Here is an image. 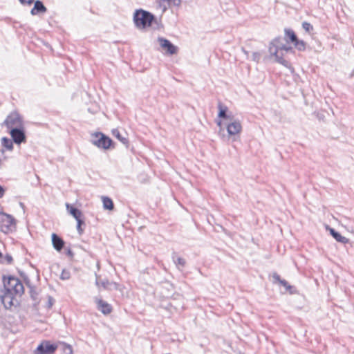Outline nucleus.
I'll list each match as a JSON object with an SVG mask.
<instances>
[{
    "label": "nucleus",
    "mask_w": 354,
    "mask_h": 354,
    "mask_svg": "<svg viewBox=\"0 0 354 354\" xmlns=\"http://www.w3.org/2000/svg\"><path fill=\"white\" fill-rule=\"evenodd\" d=\"M16 227L15 218L10 214L0 212V230L3 233L12 232Z\"/></svg>",
    "instance_id": "obj_4"
},
{
    "label": "nucleus",
    "mask_w": 354,
    "mask_h": 354,
    "mask_svg": "<svg viewBox=\"0 0 354 354\" xmlns=\"http://www.w3.org/2000/svg\"><path fill=\"white\" fill-rule=\"evenodd\" d=\"M243 53H244L245 55H248V51H246L245 50L243 49Z\"/></svg>",
    "instance_id": "obj_44"
},
{
    "label": "nucleus",
    "mask_w": 354,
    "mask_h": 354,
    "mask_svg": "<svg viewBox=\"0 0 354 354\" xmlns=\"http://www.w3.org/2000/svg\"><path fill=\"white\" fill-rule=\"evenodd\" d=\"M327 229L329 230L330 235L337 241L342 243H348V239L345 236H342L338 232H337L335 229L327 226Z\"/></svg>",
    "instance_id": "obj_19"
},
{
    "label": "nucleus",
    "mask_w": 354,
    "mask_h": 354,
    "mask_svg": "<svg viewBox=\"0 0 354 354\" xmlns=\"http://www.w3.org/2000/svg\"><path fill=\"white\" fill-rule=\"evenodd\" d=\"M95 277H96V279H95V285L99 287L100 285V280H99V276L97 275V273L95 274Z\"/></svg>",
    "instance_id": "obj_40"
},
{
    "label": "nucleus",
    "mask_w": 354,
    "mask_h": 354,
    "mask_svg": "<svg viewBox=\"0 0 354 354\" xmlns=\"http://www.w3.org/2000/svg\"><path fill=\"white\" fill-rule=\"evenodd\" d=\"M77 225V230L80 234H82L83 232V230L82 229L81 226L82 225L84 224V221L81 218H79L78 220H76Z\"/></svg>",
    "instance_id": "obj_32"
},
{
    "label": "nucleus",
    "mask_w": 354,
    "mask_h": 354,
    "mask_svg": "<svg viewBox=\"0 0 354 354\" xmlns=\"http://www.w3.org/2000/svg\"><path fill=\"white\" fill-rule=\"evenodd\" d=\"M5 192L6 190L4 187L0 185V198H1L4 196Z\"/></svg>",
    "instance_id": "obj_39"
},
{
    "label": "nucleus",
    "mask_w": 354,
    "mask_h": 354,
    "mask_svg": "<svg viewBox=\"0 0 354 354\" xmlns=\"http://www.w3.org/2000/svg\"><path fill=\"white\" fill-rule=\"evenodd\" d=\"M3 260L6 264H11L13 261L12 256L9 254H6L4 257L3 256Z\"/></svg>",
    "instance_id": "obj_33"
},
{
    "label": "nucleus",
    "mask_w": 354,
    "mask_h": 354,
    "mask_svg": "<svg viewBox=\"0 0 354 354\" xmlns=\"http://www.w3.org/2000/svg\"><path fill=\"white\" fill-rule=\"evenodd\" d=\"M4 124L8 129L15 127H21L23 125V121L21 115L16 111L10 113L4 121Z\"/></svg>",
    "instance_id": "obj_6"
},
{
    "label": "nucleus",
    "mask_w": 354,
    "mask_h": 354,
    "mask_svg": "<svg viewBox=\"0 0 354 354\" xmlns=\"http://www.w3.org/2000/svg\"><path fill=\"white\" fill-rule=\"evenodd\" d=\"M171 259L178 270L181 271L186 265V260L182 257H178L175 252L172 253Z\"/></svg>",
    "instance_id": "obj_18"
},
{
    "label": "nucleus",
    "mask_w": 354,
    "mask_h": 354,
    "mask_svg": "<svg viewBox=\"0 0 354 354\" xmlns=\"http://www.w3.org/2000/svg\"><path fill=\"white\" fill-rule=\"evenodd\" d=\"M218 117L223 119L227 120L228 121L232 120L234 118V115L232 112L228 111V108L227 106L224 105L221 102H218Z\"/></svg>",
    "instance_id": "obj_11"
},
{
    "label": "nucleus",
    "mask_w": 354,
    "mask_h": 354,
    "mask_svg": "<svg viewBox=\"0 0 354 354\" xmlns=\"http://www.w3.org/2000/svg\"><path fill=\"white\" fill-rule=\"evenodd\" d=\"M55 299L53 297L48 296V303H47V308L50 309L52 308L53 305L54 304Z\"/></svg>",
    "instance_id": "obj_34"
},
{
    "label": "nucleus",
    "mask_w": 354,
    "mask_h": 354,
    "mask_svg": "<svg viewBox=\"0 0 354 354\" xmlns=\"http://www.w3.org/2000/svg\"><path fill=\"white\" fill-rule=\"evenodd\" d=\"M66 209L69 213L75 218V220H78L79 218H82V212L77 207L66 203Z\"/></svg>",
    "instance_id": "obj_20"
},
{
    "label": "nucleus",
    "mask_w": 354,
    "mask_h": 354,
    "mask_svg": "<svg viewBox=\"0 0 354 354\" xmlns=\"http://www.w3.org/2000/svg\"><path fill=\"white\" fill-rule=\"evenodd\" d=\"M226 129L229 136H235L241 131L242 126L238 120L233 118L227 124Z\"/></svg>",
    "instance_id": "obj_9"
},
{
    "label": "nucleus",
    "mask_w": 354,
    "mask_h": 354,
    "mask_svg": "<svg viewBox=\"0 0 354 354\" xmlns=\"http://www.w3.org/2000/svg\"><path fill=\"white\" fill-rule=\"evenodd\" d=\"M171 6V0H159L158 6L162 10V13L165 12Z\"/></svg>",
    "instance_id": "obj_24"
},
{
    "label": "nucleus",
    "mask_w": 354,
    "mask_h": 354,
    "mask_svg": "<svg viewBox=\"0 0 354 354\" xmlns=\"http://www.w3.org/2000/svg\"><path fill=\"white\" fill-rule=\"evenodd\" d=\"M1 145L3 147L9 151L13 149V140L8 138L3 137L1 138Z\"/></svg>",
    "instance_id": "obj_25"
},
{
    "label": "nucleus",
    "mask_w": 354,
    "mask_h": 354,
    "mask_svg": "<svg viewBox=\"0 0 354 354\" xmlns=\"http://www.w3.org/2000/svg\"><path fill=\"white\" fill-rule=\"evenodd\" d=\"M278 48H279V50H283L286 52H288V50H291V47L290 46H287L286 45L283 44H281L280 46H278Z\"/></svg>",
    "instance_id": "obj_36"
},
{
    "label": "nucleus",
    "mask_w": 354,
    "mask_h": 354,
    "mask_svg": "<svg viewBox=\"0 0 354 354\" xmlns=\"http://www.w3.org/2000/svg\"><path fill=\"white\" fill-rule=\"evenodd\" d=\"M261 54L258 52H254L252 53V59L257 62H258L260 59Z\"/></svg>",
    "instance_id": "obj_35"
},
{
    "label": "nucleus",
    "mask_w": 354,
    "mask_h": 354,
    "mask_svg": "<svg viewBox=\"0 0 354 354\" xmlns=\"http://www.w3.org/2000/svg\"><path fill=\"white\" fill-rule=\"evenodd\" d=\"M62 350L64 354H73V348L69 344L64 343L62 344Z\"/></svg>",
    "instance_id": "obj_29"
},
{
    "label": "nucleus",
    "mask_w": 354,
    "mask_h": 354,
    "mask_svg": "<svg viewBox=\"0 0 354 354\" xmlns=\"http://www.w3.org/2000/svg\"><path fill=\"white\" fill-rule=\"evenodd\" d=\"M160 46L165 50H167V53L170 55H174L178 51L177 46H174L169 40L159 37L158 38Z\"/></svg>",
    "instance_id": "obj_10"
},
{
    "label": "nucleus",
    "mask_w": 354,
    "mask_h": 354,
    "mask_svg": "<svg viewBox=\"0 0 354 354\" xmlns=\"http://www.w3.org/2000/svg\"><path fill=\"white\" fill-rule=\"evenodd\" d=\"M103 207L106 209L112 210L114 208L113 201L107 197H102Z\"/></svg>",
    "instance_id": "obj_26"
},
{
    "label": "nucleus",
    "mask_w": 354,
    "mask_h": 354,
    "mask_svg": "<svg viewBox=\"0 0 354 354\" xmlns=\"http://www.w3.org/2000/svg\"><path fill=\"white\" fill-rule=\"evenodd\" d=\"M57 348L56 344H52L50 341H43L36 348L35 354H53Z\"/></svg>",
    "instance_id": "obj_7"
},
{
    "label": "nucleus",
    "mask_w": 354,
    "mask_h": 354,
    "mask_svg": "<svg viewBox=\"0 0 354 354\" xmlns=\"http://www.w3.org/2000/svg\"><path fill=\"white\" fill-rule=\"evenodd\" d=\"M181 4V0H171V5L174 6H180Z\"/></svg>",
    "instance_id": "obj_38"
},
{
    "label": "nucleus",
    "mask_w": 354,
    "mask_h": 354,
    "mask_svg": "<svg viewBox=\"0 0 354 354\" xmlns=\"http://www.w3.org/2000/svg\"><path fill=\"white\" fill-rule=\"evenodd\" d=\"M97 308L100 310L104 315H109L112 311L111 306L107 302L103 301L102 299H97Z\"/></svg>",
    "instance_id": "obj_17"
},
{
    "label": "nucleus",
    "mask_w": 354,
    "mask_h": 354,
    "mask_svg": "<svg viewBox=\"0 0 354 354\" xmlns=\"http://www.w3.org/2000/svg\"><path fill=\"white\" fill-rule=\"evenodd\" d=\"M15 292H10L8 290L0 289V301L5 308L10 309L12 306H17L19 303L15 298Z\"/></svg>",
    "instance_id": "obj_3"
},
{
    "label": "nucleus",
    "mask_w": 354,
    "mask_h": 354,
    "mask_svg": "<svg viewBox=\"0 0 354 354\" xmlns=\"http://www.w3.org/2000/svg\"><path fill=\"white\" fill-rule=\"evenodd\" d=\"M66 254L71 257H73V252L71 249L67 250Z\"/></svg>",
    "instance_id": "obj_41"
},
{
    "label": "nucleus",
    "mask_w": 354,
    "mask_h": 354,
    "mask_svg": "<svg viewBox=\"0 0 354 354\" xmlns=\"http://www.w3.org/2000/svg\"><path fill=\"white\" fill-rule=\"evenodd\" d=\"M295 46L300 51H303L306 48L305 42L303 40L297 39L294 43Z\"/></svg>",
    "instance_id": "obj_28"
},
{
    "label": "nucleus",
    "mask_w": 354,
    "mask_h": 354,
    "mask_svg": "<svg viewBox=\"0 0 354 354\" xmlns=\"http://www.w3.org/2000/svg\"><path fill=\"white\" fill-rule=\"evenodd\" d=\"M133 22L138 29H145L154 25V29H160V22L151 12L142 9L136 10L133 14Z\"/></svg>",
    "instance_id": "obj_1"
},
{
    "label": "nucleus",
    "mask_w": 354,
    "mask_h": 354,
    "mask_svg": "<svg viewBox=\"0 0 354 354\" xmlns=\"http://www.w3.org/2000/svg\"><path fill=\"white\" fill-rule=\"evenodd\" d=\"M34 6L30 10L32 15H37L40 13H44L47 11V8L40 0L34 1Z\"/></svg>",
    "instance_id": "obj_13"
},
{
    "label": "nucleus",
    "mask_w": 354,
    "mask_h": 354,
    "mask_svg": "<svg viewBox=\"0 0 354 354\" xmlns=\"http://www.w3.org/2000/svg\"><path fill=\"white\" fill-rule=\"evenodd\" d=\"M21 4L31 5L35 0H19Z\"/></svg>",
    "instance_id": "obj_37"
},
{
    "label": "nucleus",
    "mask_w": 354,
    "mask_h": 354,
    "mask_svg": "<svg viewBox=\"0 0 354 354\" xmlns=\"http://www.w3.org/2000/svg\"><path fill=\"white\" fill-rule=\"evenodd\" d=\"M284 31H285V37L288 41L294 43L295 41H297V37L292 30L289 29V28H286Z\"/></svg>",
    "instance_id": "obj_22"
},
{
    "label": "nucleus",
    "mask_w": 354,
    "mask_h": 354,
    "mask_svg": "<svg viewBox=\"0 0 354 354\" xmlns=\"http://www.w3.org/2000/svg\"><path fill=\"white\" fill-rule=\"evenodd\" d=\"M112 135L120 140L126 147H129V140L127 137L123 136L118 129H114L112 130Z\"/></svg>",
    "instance_id": "obj_21"
},
{
    "label": "nucleus",
    "mask_w": 354,
    "mask_h": 354,
    "mask_svg": "<svg viewBox=\"0 0 354 354\" xmlns=\"http://www.w3.org/2000/svg\"><path fill=\"white\" fill-rule=\"evenodd\" d=\"M269 52H270V55H274L275 57L276 61L278 63L282 64L283 66H284L286 67L289 66V65H290L289 62L283 58V54H281V55H280L279 54V50H277V49H274V50H273V48L272 46H270Z\"/></svg>",
    "instance_id": "obj_16"
},
{
    "label": "nucleus",
    "mask_w": 354,
    "mask_h": 354,
    "mask_svg": "<svg viewBox=\"0 0 354 354\" xmlns=\"http://www.w3.org/2000/svg\"><path fill=\"white\" fill-rule=\"evenodd\" d=\"M91 142L95 146L105 150L109 149L113 144V140L101 132L93 134Z\"/></svg>",
    "instance_id": "obj_5"
},
{
    "label": "nucleus",
    "mask_w": 354,
    "mask_h": 354,
    "mask_svg": "<svg viewBox=\"0 0 354 354\" xmlns=\"http://www.w3.org/2000/svg\"><path fill=\"white\" fill-rule=\"evenodd\" d=\"M216 124H217V125H218V127H221V125H222V121L219 120V121H218V122H216Z\"/></svg>",
    "instance_id": "obj_43"
},
{
    "label": "nucleus",
    "mask_w": 354,
    "mask_h": 354,
    "mask_svg": "<svg viewBox=\"0 0 354 354\" xmlns=\"http://www.w3.org/2000/svg\"><path fill=\"white\" fill-rule=\"evenodd\" d=\"M51 239H52V243L53 245V248L57 251H61L62 248L64 246V240L58 236L57 234L53 233L51 235Z\"/></svg>",
    "instance_id": "obj_14"
},
{
    "label": "nucleus",
    "mask_w": 354,
    "mask_h": 354,
    "mask_svg": "<svg viewBox=\"0 0 354 354\" xmlns=\"http://www.w3.org/2000/svg\"><path fill=\"white\" fill-rule=\"evenodd\" d=\"M281 44V37H278L274 38L270 43V46H272L274 49H277L279 50L278 46H280Z\"/></svg>",
    "instance_id": "obj_27"
},
{
    "label": "nucleus",
    "mask_w": 354,
    "mask_h": 354,
    "mask_svg": "<svg viewBox=\"0 0 354 354\" xmlns=\"http://www.w3.org/2000/svg\"><path fill=\"white\" fill-rule=\"evenodd\" d=\"M302 28L308 32H310L313 30V26L307 21L302 23Z\"/></svg>",
    "instance_id": "obj_31"
},
{
    "label": "nucleus",
    "mask_w": 354,
    "mask_h": 354,
    "mask_svg": "<svg viewBox=\"0 0 354 354\" xmlns=\"http://www.w3.org/2000/svg\"><path fill=\"white\" fill-rule=\"evenodd\" d=\"M272 279H273V283H280L281 286H283L286 290L287 291H289V292L290 294H292L293 292L292 291V289L293 288V287L292 286H290L287 281H286L285 279H281L280 276L274 272L272 274Z\"/></svg>",
    "instance_id": "obj_15"
},
{
    "label": "nucleus",
    "mask_w": 354,
    "mask_h": 354,
    "mask_svg": "<svg viewBox=\"0 0 354 354\" xmlns=\"http://www.w3.org/2000/svg\"><path fill=\"white\" fill-rule=\"evenodd\" d=\"M71 277V273L68 270L64 269L61 273L60 279L62 280L69 279Z\"/></svg>",
    "instance_id": "obj_30"
},
{
    "label": "nucleus",
    "mask_w": 354,
    "mask_h": 354,
    "mask_svg": "<svg viewBox=\"0 0 354 354\" xmlns=\"http://www.w3.org/2000/svg\"><path fill=\"white\" fill-rule=\"evenodd\" d=\"M5 261L3 260V254L0 252V263L4 264Z\"/></svg>",
    "instance_id": "obj_42"
},
{
    "label": "nucleus",
    "mask_w": 354,
    "mask_h": 354,
    "mask_svg": "<svg viewBox=\"0 0 354 354\" xmlns=\"http://www.w3.org/2000/svg\"><path fill=\"white\" fill-rule=\"evenodd\" d=\"M10 134L13 142L17 145L26 142V136L22 127L12 128L10 130Z\"/></svg>",
    "instance_id": "obj_8"
},
{
    "label": "nucleus",
    "mask_w": 354,
    "mask_h": 354,
    "mask_svg": "<svg viewBox=\"0 0 354 354\" xmlns=\"http://www.w3.org/2000/svg\"><path fill=\"white\" fill-rule=\"evenodd\" d=\"M100 285L104 288L108 290L111 289H118V284L115 282H109V281L106 279H103L100 282Z\"/></svg>",
    "instance_id": "obj_23"
},
{
    "label": "nucleus",
    "mask_w": 354,
    "mask_h": 354,
    "mask_svg": "<svg viewBox=\"0 0 354 354\" xmlns=\"http://www.w3.org/2000/svg\"><path fill=\"white\" fill-rule=\"evenodd\" d=\"M3 286L0 289L8 290L13 292L15 295L21 296L24 292V287L21 281L17 277L8 276L3 277Z\"/></svg>",
    "instance_id": "obj_2"
},
{
    "label": "nucleus",
    "mask_w": 354,
    "mask_h": 354,
    "mask_svg": "<svg viewBox=\"0 0 354 354\" xmlns=\"http://www.w3.org/2000/svg\"><path fill=\"white\" fill-rule=\"evenodd\" d=\"M21 275L24 278V279L26 282V284L30 288L29 294H30L31 299L34 301L33 306L35 307H36L37 305L39 302V299H38V293L35 290V288L30 285V280H29L28 277L25 274H23V273H21Z\"/></svg>",
    "instance_id": "obj_12"
}]
</instances>
